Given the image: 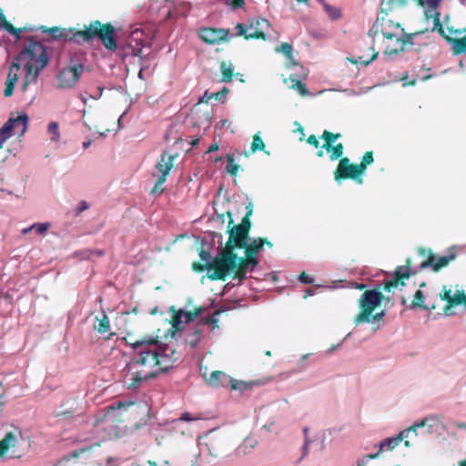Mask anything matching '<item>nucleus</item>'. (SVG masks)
<instances>
[{
	"label": "nucleus",
	"instance_id": "obj_1",
	"mask_svg": "<svg viewBox=\"0 0 466 466\" xmlns=\"http://www.w3.org/2000/svg\"><path fill=\"white\" fill-rule=\"evenodd\" d=\"M130 346L134 355L127 366L125 384L131 390L139 388L142 382L161 372H167L178 360L176 350L152 336L144 337Z\"/></svg>",
	"mask_w": 466,
	"mask_h": 466
},
{
	"label": "nucleus",
	"instance_id": "obj_2",
	"mask_svg": "<svg viewBox=\"0 0 466 466\" xmlns=\"http://www.w3.org/2000/svg\"><path fill=\"white\" fill-rule=\"evenodd\" d=\"M38 30L48 34L55 40H66L83 45L97 38L108 51L116 52L118 48L114 26L110 24H102L99 21H94L88 26H86L84 30L79 31L74 28H60L56 26L47 28L44 25L40 26Z\"/></svg>",
	"mask_w": 466,
	"mask_h": 466
},
{
	"label": "nucleus",
	"instance_id": "obj_3",
	"mask_svg": "<svg viewBox=\"0 0 466 466\" xmlns=\"http://www.w3.org/2000/svg\"><path fill=\"white\" fill-rule=\"evenodd\" d=\"M199 257L205 265L201 266L195 263L193 265L194 269L202 271L207 268L208 278L212 279H224L227 276L232 274L241 279L245 278L246 273L249 270V268H246L244 262H241L238 267V257L228 244L214 259H212L210 253L205 249H201Z\"/></svg>",
	"mask_w": 466,
	"mask_h": 466
},
{
	"label": "nucleus",
	"instance_id": "obj_4",
	"mask_svg": "<svg viewBox=\"0 0 466 466\" xmlns=\"http://www.w3.org/2000/svg\"><path fill=\"white\" fill-rule=\"evenodd\" d=\"M23 66L25 76L20 90L25 94L30 86L36 84L41 71L47 66L49 56L46 47L34 38H28L24 48L14 57Z\"/></svg>",
	"mask_w": 466,
	"mask_h": 466
},
{
	"label": "nucleus",
	"instance_id": "obj_5",
	"mask_svg": "<svg viewBox=\"0 0 466 466\" xmlns=\"http://www.w3.org/2000/svg\"><path fill=\"white\" fill-rule=\"evenodd\" d=\"M250 227L249 220L246 218L242 220V223L231 229L228 245L229 248L234 249L235 248H245V253L247 259L243 261L246 268H249V271H254L255 268L258 264L257 255L262 249L263 245L266 243L262 238L254 239L249 242L248 236V230ZM270 245L269 242H267Z\"/></svg>",
	"mask_w": 466,
	"mask_h": 466
},
{
	"label": "nucleus",
	"instance_id": "obj_6",
	"mask_svg": "<svg viewBox=\"0 0 466 466\" xmlns=\"http://www.w3.org/2000/svg\"><path fill=\"white\" fill-rule=\"evenodd\" d=\"M381 294L375 289H369L365 291L360 299L359 302V314L354 318V323L360 325L364 322H370L371 313L374 308L379 306L381 302Z\"/></svg>",
	"mask_w": 466,
	"mask_h": 466
},
{
	"label": "nucleus",
	"instance_id": "obj_7",
	"mask_svg": "<svg viewBox=\"0 0 466 466\" xmlns=\"http://www.w3.org/2000/svg\"><path fill=\"white\" fill-rule=\"evenodd\" d=\"M394 31H389L387 27L382 29V35L388 41L384 55L392 56L403 51L409 38L400 25H391Z\"/></svg>",
	"mask_w": 466,
	"mask_h": 466
},
{
	"label": "nucleus",
	"instance_id": "obj_8",
	"mask_svg": "<svg viewBox=\"0 0 466 466\" xmlns=\"http://www.w3.org/2000/svg\"><path fill=\"white\" fill-rule=\"evenodd\" d=\"M84 66L78 61H71L70 64L59 70L56 75L57 88L71 89L75 87L83 74Z\"/></svg>",
	"mask_w": 466,
	"mask_h": 466
},
{
	"label": "nucleus",
	"instance_id": "obj_9",
	"mask_svg": "<svg viewBox=\"0 0 466 466\" xmlns=\"http://www.w3.org/2000/svg\"><path fill=\"white\" fill-rule=\"evenodd\" d=\"M270 26L269 22L262 17H254L248 21V24H238L236 25L237 35H245L249 38L265 39L266 32Z\"/></svg>",
	"mask_w": 466,
	"mask_h": 466
},
{
	"label": "nucleus",
	"instance_id": "obj_10",
	"mask_svg": "<svg viewBox=\"0 0 466 466\" xmlns=\"http://www.w3.org/2000/svg\"><path fill=\"white\" fill-rule=\"evenodd\" d=\"M440 295L441 299L447 301V305L444 308L445 316L455 315L457 313L455 309L458 306H463L466 309V292L464 289H456L452 290L451 288L443 287Z\"/></svg>",
	"mask_w": 466,
	"mask_h": 466
},
{
	"label": "nucleus",
	"instance_id": "obj_11",
	"mask_svg": "<svg viewBox=\"0 0 466 466\" xmlns=\"http://www.w3.org/2000/svg\"><path fill=\"white\" fill-rule=\"evenodd\" d=\"M143 41L144 33L141 29L136 28L133 31H131L130 35L127 39L126 46L123 49L124 57H138L139 61H142V53L145 47Z\"/></svg>",
	"mask_w": 466,
	"mask_h": 466
},
{
	"label": "nucleus",
	"instance_id": "obj_12",
	"mask_svg": "<svg viewBox=\"0 0 466 466\" xmlns=\"http://www.w3.org/2000/svg\"><path fill=\"white\" fill-rule=\"evenodd\" d=\"M171 318H172V327L168 329L167 335H170L172 338L181 337L180 331L183 329L184 324L191 323L197 314H193L190 311H186L182 309L176 310L174 307L170 308Z\"/></svg>",
	"mask_w": 466,
	"mask_h": 466
},
{
	"label": "nucleus",
	"instance_id": "obj_13",
	"mask_svg": "<svg viewBox=\"0 0 466 466\" xmlns=\"http://www.w3.org/2000/svg\"><path fill=\"white\" fill-rule=\"evenodd\" d=\"M417 2L423 8L426 18L432 19V30L437 29L442 36H446L445 28L441 24V14L438 12L441 0H417Z\"/></svg>",
	"mask_w": 466,
	"mask_h": 466
},
{
	"label": "nucleus",
	"instance_id": "obj_14",
	"mask_svg": "<svg viewBox=\"0 0 466 466\" xmlns=\"http://www.w3.org/2000/svg\"><path fill=\"white\" fill-rule=\"evenodd\" d=\"M339 137V134L335 135L329 131H324L322 137L324 138L325 143L323 147L317 152L318 157H323L324 149H326L331 160L339 159L343 154V145L341 143H339L336 146H334V143Z\"/></svg>",
	"mask_w": 466,
	"mask_h": 466
},
{
	"label": "nucleus",
	"instance_id": "obj_15",
	"mask_svg": "<svg viewBox=\"0 0 466 466\" xmlns=\"http://www.w3.org/2000/svg\"><path fill=\"white\" fill-rule=\"evenodd\" d=\"M363 174V172H360V167H359V165H350V159L345 157L340 159L339 163L335 172V180L339 182L340 178H352L359 184H361V176Z\"/></svg>",
	"mask_w": 466,
	"mask_h": 466
},
{
	"label": "nucleus",
	"instance_id": "obj_16",
	"mask_svg": "<svg viewBox=\"0 0 466 466\" xmlns=\"http://www.w3.org/2000/svg\"><path fill=\"white\" fill-rule=\"evenodd\" d=\"M423 427L426 428L427 433L430 434L439 431L444 428L442 416L438 414L429 415L420 420L415 421L408 430H410V432H414L417 435V430Z\"/></svg>",
	"mask_w": 466,
	"mask_h": 466
},
{
	"label": "nucleus",
	"instance_id": "obj_17",
	"mask_svg": "<svg viewBox=\"0 0 466 466\" xmlns=\"http://www.w3.org/2000/svg\"><path fill=\"white\" fill-rule=\"evenodd\" d=\"M22 440V433L17 429L5 434L0 441V458L15 456V448Z\"/></svg>",
	"mask_w": 466,
	"mask_h": 466
},
{
	"label": "nucleus",
	"instance_id": "obj_18",
	"mask_svg": "<svg viewBox=\"0 0 466 466\" xmlns=\"http://www.w3.org/2000/svg\"><path fill=\"white\" fill-rule=\"evenodd\" d=\"M29 117L26 113H19L15 117H10L3 127H7L6 132L10 137L15 134H18L20 137L23 136L28 127Z\"/></svg>",
	"mask_w": 466,
	"mask_h": 466
},
{
	"label": "nucleus",
	"instance_id": "obj_19",
	"mask_svg": "<svg viewBox=\"0 0 466 466\" xmlns=\"http://www.w3.org/2000/svg\"><path fill=\"white\" fill-rule=\"evenodd\" d=\"M198 35L203 42L215 45L227 40L228 31L222 28L202 27L198 29Z\"/></svg>",
	"mask_w": 466,
	"mask_h": 466
},
{
	"label": "nucleus",
	"instance_id": "obj_20",
	"mask_svg": "<svg viewBox=\"0 0 466 466\" xmlns=\"http://www.w3.org/2000/svg\"><path fill=\"white\" fill-rule=\"evenodd\" d=\"M456 257L454 252L450 253L446 256H436L434 254H431L429 258L422 261L419 268L423 269L428 267H431L433 270H439L441 268L447 266L451 260H453Z\"/></svg>",
	"mask_w": 466,
	"mask_h": 466
},
{
	"label": "nucleus",
	"instance_id": "obj_21",
	"mask_svg": "<svg viewBox=\"0 0 466 466\" xmlns=\"http://www.w3.org/2000/svg\"><path fill=\"white\" fill-rule=\"evenodd\" d=\"M175 157L176 156H171L167 152H164L161 155L160 160L156 165V172L153 174L154 177L162 180H166L167 176L169 174L171 168L173 167Z\"/></svg>",
	"mask_w": 466,
	"mask_h": 466
},
{
	"label": "nucleus",
	"instance_id": "obj_22",
	"mask_svg": "<svg viewBox=\"0 0 466 466\" xmlns=\"http://www.w3.org/2000/svg\"><path fill=\"white\" fill-rule=\"evenodd\" d=\"M410 430L405 429L401 431L397 436L386 438L375 445L378 448L379 454L383 451H392L406 438L409 437Z\"/></svg>",
	"mask_w": 466,
	"mask_h": 466
},
{
	"label": "nucleus",
	"instance_id": "obj_23",
	"mask_svg": "<svg viewBox=\"0 0 466 466\" xmlns=\"http://www.w3.org/2000/svg\"><path fill=\"white\" fill-rule=\"evenodd\" d=\"M446 36H444L451 44L454 54H466V35L461 38H451L449 35H461L459 30L453 31L452 28L445 29Z\"/></svg>",
	"mask_w": 466,
	"mask_h": 466
},
{
	"label": "nucleus",
	"instance_id": "obj_24",
	"mask_svg": "<svg viewBox=\"0 0 466 466\" xmlns=\"http://www.w3.org/2000/svg\"><path fill=\"white\" fill-rule=\"evenodd\" d=\"M419 270H420L419 268L411 270L410 260H408L407 265L400 266L397 268L395 276L393 277V279L390 281L389 286L397 287L401 279H408L410 275L416 274Z\"/></svg>",
	"mask_w": 466,
	"mask_h": 466
},
{
	"label": "nucleus",
	"instance_id": "obj_25",
	"mask_svg": "<svg viewBox=\"0 0 466 466\" xmlns=\"http://www.w3.org/2000/svg\"><path fill=\"white\" fill-rule=\"evenodd\" d=\"M204 323H198L194 326L186 337V342L187 345L195 348L198 345L203 335Z\"/></svg>",
	"mask_w": 466,
	"mask_h": 466
},
{
	"label": "nucleus",
	"instance_id": "obj_26",
	"mask_svg": "<svg viewBox=\"0 0 466 466\" xmlns=\"http://www.w3.org/2000/svg\"><path fill=\"white\" fill-rule=\"evenodd\" d=\"M229 380L230 379L226 373L216 370L210 374L207 381L208 385L212 387H227L228 385Z\"/></svg>",
	"mask_w": 466,
	"mask_h": 466
},
{
	"label": "nucleus",
	"instance_id": "obj_27",
	"mask_svg": "<svg viewBox=\"0 0 466 466\" xmlns=\"http://www.w3.org/2000/svg\"><path fill=\"white\" fill-rule=\"evenodd\" d=\"M109 319L103 312L100 315L96 316L94 328L101 334H105L109 330Z\"/></svg>",
	"mask_w": 466,
	"mask_h": 466
},
{
	"label": "nucleus",
	"instance_id": "obj_28",
	"mask_svg": "<svg viewBox=\"0 0 466 466\" xmlns=\"http://www.w3.org/2000/svg\"><path fill=\"white\" fill-rule=\"evenodd\" d=\"M220 71L222 73L221 82L229 83L232 81L234 66L230 61H223L220 64Z\"/></svg>",
	"mask_w": 466,
	"mask_h": 466
},
{
	"label": "nucleus",
	"instance_id": "obj_29",
	"mask_svg": "<svg viewBox=\"0 0 466 466\" xmlns=\"http://www.w3.org/2000/svg\"><path fill=\"white\" fill-rule=\"evenodd\" d=\"M22 68H23V66L20 65V63L18 61H16L15 58H13V60L9 66V70H8L6 79L17 84V81L19 79L18 73Z\"/></svg>",
	"mask_w": 466,
	"mask_h": 466
},
{
	"label": "nucleus",
	"instance_id": "obj_30",
	"mask_svg": "<svg viewBox=\"0 0 466 466\" xmlns=\"http://www.w3.org/2000/svg\"><path fill=\"white\" fill-rule=\"evenodd\" d=\"M276 52L281 53L288 59L290 65H297V61L293 56L292 46L288 43H283L281 46L276 48Z\"/></svg>",
	"mask_w": 466,
	"mask_h": 466
},
{
	"label": "nucleus",
	"instance_id": "obj_31",
	"mask_svg": "<svg viewBox=\"0 0 466 466\" xmlns=\"http://www.w3.org/2000/svg\"><path fill=\"white\" fill-rule=\"evenodd\" d=\"M4 30L13 35L16 41H19L24 32L34 31L32 27L15 28L9 22L4 23Z\"/></svg>",
	"mask_w": 466,
	"mask_h": 466
},
{
	"label": "nucleus",
	"instance_id": "obj_32",
	"mask_svg": "<svg viewBox=\"0 0 466 466\" xmlns=\"http://www.w3.org/2000/svg\"><path fill=\"white\" fill-rule=\"evenodd\" d=\"M265 149V144L260 137V133H257L253 137V141L251 143L250 151L245 152L246 157H249L251 154L256 153L257 151H261Z\"/></svg>",
	"mask_w": 466,
	"mask_h": 466
},
{
	"label": "nucleus",
	"instance_id": "obj_33",
	"mask_svg": "<svg viewBox=\"0 0 466 466\" xmlns=\"http://www.w3.org/2000/svg\"><path fill=\"white\" fill-rule=\"evenodd\" d=\"M47 133L50 136V140L54 143H58L61 138L59 131V125L57 122L53 121L47 125Z\"/></svg>",
	"mask_w": 466,
	"mask_h": 466
},
{
	"label": "nucleus",
	"instance_id": "obj_34",
	"mask_svg": "<svg viewBox=\"0 0 466 466\" xmlns=\"http://www.w3.org/2000/svg\"><path fill=\"white\" fill-rule=\"evenodd\" d=\"M290 81H291L290 87L292 89L298 91V93L303 96H309V90L307 89L305 84H303L301 80H297V79L293 78L292 76H290Z\"/></svg>",
	"mask_w": 466,
	"mask_h": 466
},
{
	"label": "nucleus",
	"instance_id": "obj_35",
	"mask_svg": "<svg viewBox=\"0 0 466 466\" xmlns=\"http://www.w3.org/2000/svg\"><path fill=\"white\" fill-rule=\"evenodd\" d=\"M238 165L235 163L234 155L228 154L227 155V165H226V171L229 173L232 176H237L238 172Z\"/></svg>",
	"mask_w": 466,
	"mask_h": 466
},
{
	"label": "nucleus",
	"instance_id": "obj_36",
	"mask_svg": "<svg viewBox=\"0 0 466 466\" xmlns=\"http://www.w3.org/2000/svg\"><path fill=\"white\" fill-rule=\"evenodd\" d=\"M324 8H325V11L327 12V14L329 15V17L333 20L339 18L341 15L339 9H338L334 6H331L328 4H324Z\"/></svg>",
	"mask_w": 466,
	"mask_h": 466
},
{
	"label": "nucleus",
	"instance_id": "obj_37",
	"mask_svg": "<svg viewBox=\"0 0 466 466\" xmlns=\"http://www.w3.org/2000/svg\"><path fill=\"white\" fill-rule=\"evenodd\" d=\"M373 162V156L371 152H367L360 164H359V167H360V172H365L367 166L370 165Z\"/></svg>",
	"mask_w": 466,
	"mask_h": 466
},
{
	"label": "nucleus",
	"instance_id": "obj_38",
	"mask_svg": "<svg viewBox=\"0 0 466 466\" xmlns=\"http://www.w3.org/2000/svg\"><path fill=\"white\" fill-rule=\"evenodd\" d=\"M228 384H230V388L233 390L244 391L248 388V385L244 381L237 380H233V379L229 380Z\"/></svg>",
	"mask_w": 466,
	"mask_h": 466
},
{
	"label": "nucleus",
	"instance_id": "obj_39",
	"mask_svg": "<svg viewBox=\"0 0 466 466\" xmlns=\"http://www.w3.org/2000/svg\"><path fill=\"white\" fill-rule=\"evenodd\" d=\"M310 354H304L299 361L298 362V368L296 370H293L291 373H297V372H302L304 371L308 366L309 363L306 362L307 359L309 357Z\"/></svg>",
	"mask_w": 466,
	"mask_h": 466
},
{
	"label": "nucleus",
	"instance_id": "obj_40",
	"mask_svg": "<svg viewBox=\"0 0 466 466\" xmlns=\"http://www.w3.org/2000/svg\"><path fill=\"white\" fill-rule=\"evenodd\" d=\"M16 84L12 82V81H9L7 79H5V89H4V96L5 97H10L13 96L14 94V90H15V87Z\"/></svg>",
	"mask_w": 466,
	"mask_h": 466
},
{
	"label": "nucleus",
	"instance_id": "obj_41",
	"mask_svg": "<svg viewBox=\"0 0 466 466\" xmlns=\"http://www.w3.org/2000/svg\"><path fill=\"white\" fill-rule=\"evenodd\" d=\"M423 303H424V295H423L422 291L417 290L414 295L412 308L422 307Z\"/></svg>",
	"mask_w": 466,
	"mask_h": 466
},
{
	"label": "nucleus",
	"instance_id": "obj_42",
	"mask_svg": "<svg viewBox=\"0 0 466 466\" xmlns=\"http://www.w3.org/2000/svg\"><path fill=\"white\" fill-rule=\"evenodd\" d=\"M228 93V87L224 86L219 92L211 93L210 96H213L217 101L224 102Z\"/></svg>",
	"mask_w": 466,
	"mask_h": 466
},
{
	"label": "nucleus",
	"instance_id": "obj_43",
	"mask_svg": "<svg viewBox=\"0 0 466 466\" xmlns=\"http://www.w3.org/2000/svg\"><path fill=\"white\" fill-rule=\"evenodd\" d=\"M99 445V441H91L90 444L85 448H81L79 450H76L74 451H72L71 453V456L74 457V458H76L78 457L81 453H83L84 451H86V450H89L91 447L93 446H97Z\"/></svg>",
	"mask_w": 466,
	"mask_h": 466
},
{
	"label": "nucleus",
	"instance_id": "obj_44",
	"mask_svg": "<svg viewBox=\"0 0 466 466\" xmlns=\"http://www.w3.org/2000/svg\"><path fill=\"white\" fill-rule=\"evenodd\" d=\"M379 452L370 453L358 461L357 466H367L370 460L377 459Z\"/></svg>",
	"mask_w": 466,
	"mask_h": 466
},
{
	"label": "nucleus",
	"instance_id": "obj_45",
	"mask_svg": "<svg viewBox=\"0 0 466 466\" xmlns=\"http://www.w3.org/2000/svg\"><path fill=\"white\" fill-rule=\"evenodd\" d=\"M332 432V430L331 429H329V430H326L318 434L317 436V439L319 440L320 441V449L323 450L325 449V441H326V438H327V434L329 433V435L331 434Z\"/></svg>",
	"mask_w": 466,
	"mask_h": 466
},
{
	"label": "nucleus",
	"instance_id": "obj_46",
	"mask_svg": "<svg viewBox=\"0 0 466 466\" xmlns=\"http://www.w3.org/2000/svg\"><path fill=\"white\" fill-rule=\"evenodd\" d=\"M33 229H35L39 234H44L49 228L48 223H35L32 225Z\"/></svg>",
	"mask_w": 466,
	"mask_h": 466
},
{
	"label": "nucleus",
	"instance_id": "obj_47",
	"mask_svg": "<svg viewBox=\"0 0 466 466\" xmlns=\"http://www.w3.org/2000/svg\"><path fill=\"white\" fill-rule=\"evenodd\" d=\"M165 181L166 180H162L160 178H157V181L156 182L155 187L152 189V194H155V195L161 194L163 192V190H164L162 186L165 183Z\"/></svg>",
	"mask_w": 466,
	"mask_h": 466
},
{
	"label": "nucleus",
	"instance_id": "obj_48",
	"mask_svg": "<svg viewBox=\"0 0 466 466\" xmlns=\"http://www.w3.org/2000/svg\"><path fill=\"white\" fill-rule=\"evenodd\" d=\"M7 129V127H0V148L2 147V146L4 145V143L8 139L10 138L11 137L8 135V133L6 132Z\"/></svg>",
	"mask_w": 466,
	"mask_h": 466
},
{
	"label": "nucleus",
	"instance_id": "obj_49",
	"mask_svg": "<svg viewBox=\"0 0 466 466\" xmlns=\"http://www.w3.org/2000/svg\"><path fill=\"white\" fill-rule=\"evenodd\" d=\"M310 443H311V440L309 439V436H306V438L304 439L303 446H302V456L299 459V461H301L304 457H306L309 454V447Z\"/></svg>",
	"mask_w": 466,
	"mask_h": 466
},
{
	"label": "nucleus",
	"instance_id": "obj_50",
	"mask_svg": "<svg viewBox=\"0 0 466 466\" xmlns=\"http://www.w3.org/2000/svg\"><path fill=\"white\" fill-rule=\"evenodd\" d=\"M299 279L303 284H312L315 280L313 277L307 275L304 272L299 275Z\"/></svg>",
	"mask_w": 466,
	"mask_h": 466
},
{
	"label": "nucleus",
	"instance_id": "obj_51",
	"mask_svg": "<svg viewBox=\"0 0 466 466\" xmlns=\"http://www.w3.org/2000/svg\"><path fill=\"white\" fill-rule=\"evenodd\" d=\"M89 208V204L86 200H81L76 209V215H80L83 211Z\"/></svg>",
	"mask_w": 466,
	"mask_h": 466
},
{
	"label": "nucleus",
	"instance_id": "obj_52",
	"mask_svg": "<svg viewBox=\"0 0 466 466\" xmlns=\"http://www.w3.org/2000/svg\"><path fill=\"white\" fill-rule=\"evenodd\" d=\"M198 420V418L197 417H193L189 412L186 411V412H183L180 416V418L178 419V420H181V421H194V420Z\"/></svg>",
	"mask_w": 466,
	"mask_h": 466
},
{
	"label": "nucleus",
	"instance_id": "obj_53",
	"mask_svg": "<svg viewBox=\"0 0 466 466\" xmlns=\"http://www.w3.org/2000/svg\"><path fill=\"white\" fill-rule=\"evenodd\" d=\"M385 316V311L384 310H381L380 312H378L376 314H373V312L371 313V320L370 323H373L375 322L376 320H379V319H381L383 317Z\"/></svg>",
	"mask_w": 466,
	"mask_h": 466
},
{
	"label": "nucleus",
	"instance_id": "obj_54",
	"mask_svg": "<svg viewBox=\"0 0 466 466\" xmlns=\"http://www.w3.org/2000/svg\"><path fill=\"white\" fill-rule=\"evenodd\" d=\"M228 4L233 6V8H239L244 5V0H228Z\"/></svg>",
	"mask_w": 466,
	"mask_h": 466
},
{
	"label": "nucleus",
	"instance_id": "obj_55",
	"mask_svg": "<svg viewBox=\"0 0 466 466\" xmlns=\"http://www.w3.org/2000/svg\"><path fill=\"white\" fill-rule=\"evenodd\" d=\"M308 143L310 144L311 146H314L315 147H319V140L317 137L314 135L309 137Z\"/></svg>",
	"mask_w": 466,
	"mask_h": 466
},
{
	"label": "nucleus",
	"instance_id": "obj_56",
	"mask_svg": "<svg viewBox=\"0 0 466 466\" xmlns=\"http://www.w3.org/2000/svg\"><path fill=\"white\" fill-rule=\"evenodd\" d=\"M210 94L209 92L206 91L205 94L203 95V96H200L199 99H198V103H203V102H208L209 101L211 98H213V96H210Z\"/></svg>",
	"mask_w": 466,
	"mask_h": 466
},
{
	"label": "nucleus",
	"instance_id": "obj_57",
	"mask_svg": "<svg viewBox=\"0 0 466 466\" xmlns=\"http://www.w3.org/2000/svg\"><path fill=\"white\" fill-rule=\"evenodd\" d=\"M103 90H104V88H103V87H98V92H97V93H96V95H91V96H90V97H91L92 99H96H96H98V98H100V97H101V96H102V94H103Z\"/></svg>",
	"mask_w": 466,
	"mask_h": 466
},
{
	"label": "nucleus",
	"instance_id": "obj_58",
	"mask_svg": "<svg viewBox=\"0 0 466 466\" xmlns=\"http://www.w3.org/2000/svg\"><path fill=\"white\" fill-rule=\"evenodd\" d=\"M391 25H396V24H395V23H393L391 20H389L388 22H386V23L383 25L382 29H384L385 27H387L389 31H394V27H393V26H391Z\"/></svg>",
	"mask_w": 466,
	"mask_h": 466
},
{
	"label": "nucleus",
	"instance_id": "obj_59",
	"mask_svg": "<svg viewBox=\"0 0 466 466\" xmlns=\"http://www.w3.org/2000/svg\"><path fill=\"white\" fill-rule=\"evenodd\" d=\"M86 253H88V254L86 256H85V258H89L90 254H94V253H96L97 256L104 255V251H102V250H97V251L86 250Z\"/></svg>",
	"mask_w": 466,
	"mask_h": 466
},
{
	"label": "nucleus",
	"instance_id": "obj_60",
	"mask_svg": "<svg viewBox=\"0 0 466 466\" xmlns=\"http://www.w3.org/2000/svg\"><path fill=\"white\" fill-rule=\"evenodd\" d=\"M315 294V291L312 289H307L305 291H304V295H303V298L304 299H307L310 296H313Z\"/></svg>",
	"mask_w": 466,
	"mask_h": 466
},
{
	"label": "nucleus",
	"instance_id": "obj_61",
	"mask_svg": "<svg viewBox=\"0 0 466 466\" xmlns=\"http://www.w3.org/2000/svg\"><path fill=\"white\" fill-rule=\"evenodd\" d=\"M378 56V53H374L370 60L360 61V63L368 66L371 61L375 60Z\"/></svg>",
	"mask_w": 466,
	"mask_h": 466
},
{
	"label": "nucleus",
	"instance_id": "obj_62",
	"mask_svg": "<svg viewBox=\"0 0 466 466\" xmlns=\"http://www.w3.org/2000/svg\"><path fill=\"white\" fill-rule=\"evenodd\" d=\"M218 145L214 143V144H211L208 147V152H213V151H218Z\"/></svg>",
	"mask_w": 466,
	"mask_h": 466
},
{
	"label": "nucleus",
	"instance_id": "obj_63",
	"mask_svg": "<svg viewBox=\"0 0 466 466\" xmlns=\"http://www.w3.org/2000/svg\"><path fill=\"white\" fill-rule=\"evenodd\" d=\"M228 124H229V121L227 120V119H224V120H221L218 123V126H219L220 127H226Z\"/></svg>",
	"mask_w": 466,
	"mask_h": 466
},
{
	"label": "nucleus",
	"instance_id": "obj_64",
	"mask_svg": "<svg viewBox=\"0 0 466 466\" xmlns=\"http://www.w3.org/2000/svg\"><path fill=\"white\" fill-rule=\"evenodd\" d=\"M456 427H457L458 429H461V430L466 431V422H458V423L456 424Z\"/></svg>",
	"mask_w": 466,
	"mask_h": 466
}]
</instances>
